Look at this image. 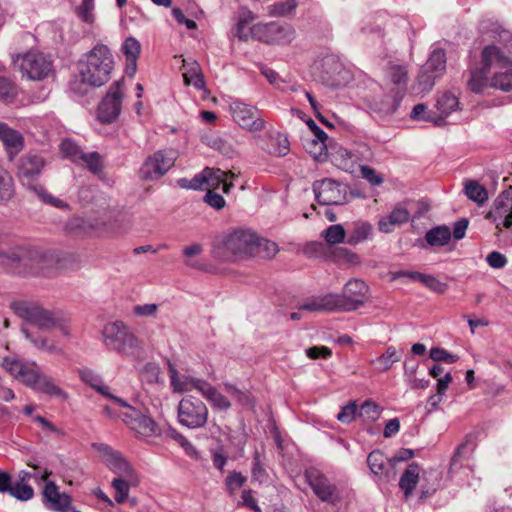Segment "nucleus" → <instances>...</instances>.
Returning a JSON list of instances; mask_svg holds the SVG:
<instances>
[{
    "label": "nucleus",
    "mask_w": 512,
    "mask_h": 512,
    "mask_svg": "<svg viewBox=\"0 0 512 512\" xmlns=\"http://www.w3.org/2000/svg\"><path fill=\"white\" fill-rule=\"evenodd\" d=\"M362 33L366 35V41L369 45L375 48L376 51L380 52V50L384 47V32L380 27H370L363 28Z\"/></svg>",
    "instance_id": "09e8293b"
},
{
    "label": "nucleus",
    "mask_w": 512,
    "mask_h": 512,
    "mask_svg": "<svg viewBox=\"0 0 512 512\" xmlns=\"http://www.w3.org/2000/svg\"><path fill=\"white\" fill-rule=\"evenodd\" d=\"M367 464L372 474L379 478L387 477L389 467H393L391 458H387L379 450H375L368 455Z\"/></svg>",
    "instance_id": "7c9ffc66"
},
{
    "label": "nucleus",
    "mask_w": 512,
    "mask_h": 512,
    "mask_svg": "<svg viewBox=\"0 0 512 512\" xmlns=\"http://www.w3.org/2000/svg\"><path fill=\"white\" fill-rule=\"evenodd\" d=\"M387 81L393 85L391 90L401 92V95H405L408 83V69L405 65L390 64L386 72Z\"/></svg>",
    "instance_id": "bb28decb"
},
{
    "label": "nucleus",
    "mask_w": 512,
    "mask_h": 512,
    "mask_svg": "<svg viewBox=\"0 0 512 512\" xmlns=\"http://www.w3.org/2000/svg\"><path fill=\"white\" fill-rule=\"evenodd\" d=\"M430 358L436 362L455 363L458 356L449 353L447 350L439 347H434L430 350Z\"/></svg>",
    "instance_id": "0e129e2a"
},
{
    "label": "nucleus",
    "mask_w": 512,
    "mask_h": 512,
    "mask_svg": "<svg viewBox=\"0 0 512 512\" xmlns=\"http://www.w3.org/2000/svg\"><path fill=\"white\" fill-rule=\"evenodd\" d=\"M92 446L107 468L117 476L129 478L134 473L131 465L121 452L104 443H94Z\"/></svg>",
    "instance_id": "f3484780"
},
{
    "label": "nucleus",
    "mask_w": 512,
    "mask_h": 512,
    "mask_svg": "<svg viewBox=\"0 0 512 512\" xmlns=\"http://www.w3.org/2000/svg\"><path fill=\"white\" fill-rule=\"evenodd\" d=\"M11 307L19 317L38 328L43 330L56 329L62 337L70 338V320L61 312H53L24 301L14 302Z\"/></svg>",
    "instance_id": "7ed1b4c3"
},
{
    "label": "nucleus",
    "mask_w": 512,
    "mask_h": 512,
    "mask_svg": "<svg viewBox=\"0 0 512 512\" xmlns=\"http://www.w3.org/2000/svg\"><path fill=\"white\" fill-rule=\"evenodd\" d=\"M77 165L85 166L90 172L97 174L102 170V157L98 152L83 153Z\"/></svg>",
    "instance_id": "de8ad7c7"
},
{
    "label": "nucleus",
    "mask_w": 512,
    "mask_h": 512,
    "mask_svg": "<svg viewBox=\"0 0 512 512\" xmlns=\"http://www.w3.org/2000/svg\"><path fill=\"white\" fill-rule=\"evenodd\" d=\"M95 0H82L76 7L77 17L85 24L92 25L95 22Z\"/></svg>",
    "instance_id": "49530a36"
},
{
    "label": "nucleus",
    "mask_w": 512,
    "mask_h": 512,
    "mask_svg": "<svg viewBox=\"0 0 512 512\" xmlns=\"http://www.w3.org/2000/svg\"><path fill=\"white\" fill-rule=\"evenodd\" d=\"M327 140L328 139L319 140L318 138L307 140L305 148L315 159H321L327 153Z\"/></svg>",
    "instance_id": "052dcab7"
},
{
    "label": "nucleus",
    "mask_w": 512,
    "mask_h": 512,
    "mask_svg": "<svg viewBox=\"0 0 512 512\" xmlns=\"http://www.w3.org/2000/svg\"><path fill=\"white\" fill-rule=\"evenodd\" d=\"M136 482L135 473L128 477L117 476L113 479L111 485L115 490V501L119 504L124 503L130 492V486Z\"/></svg>",
    "instance_id": "58836bf2"
},
{
    "label": "nucleus",
    "mask_w": 512,
    "mask_h": 512,
    "mask_svg": "<svg viewBox=\"0 0 512 512\" xmlns=\"http://www.w3.org/2000/svg\"><path fill=\"white\" fill-rule=\"evenodd\" d=\"M419 474L420 468L415 463L410 464L402 474L399 481V487L403 491L406 499L412 495V492L419 481Z\"/></svg>",
    "instance_id": "f704fd0d"
},
{
    "label": "nucleus",
    "mask_w": 512,
    "mask_h": 512,
    "mask_svg": "<svg viewBox=\"0 0 512 512\" xmlns=\"http://www.w3.org/2000/svg\"><path fill=\"white\" fill-rule=\"evenodd\" d=\"M305 479L321 501L335 504L340 500L337 487L319 469L315 467L306 469Z\"/></svg>",
    "instance_id": "2eb2a0df"
},
{
    "label": "nucleus",
    "mask_w": 512,
    "mask_h": 512,
    "mask_svg": "<svg viewBox=\"0 0 512 512\" xmlns=\"http://www.w3.org/2000/svg\"><path fill=\"white\" fill-rule=\"evenodd\" d=\"M278 252V245L268 239H259L256 235L255 251L254 254H258L264 258L274 257Z\"/></svg>",
    "instance_id": "5fc2aeb1"
},
{
    "label": "nucleus",
    "mask_w": 512,
    "mask_h": 512,
    "mask_svg": "<svg viewBox=\"0 0 512 512\" xmlns=\"http://www.w3.org/2000/svg\"><path fill=\"white\" fill-rule=\"evenodd\" d=\"M488 218L496 222L497 232H502V226L506 229L512 228V188L503 191L493 203V211Z\"/></svg>",
    "instance_id": "a211bd4d"
},
{
    "label": "nucleus",
    "mask_w": 512,
    "mask_h": 512,
    "mask_svg": "<svg viewBox=\"0 0 512 512\" xmlns=\"http://www.w3.org/2000/svg\"><path fill=\"white\" fill-rule=\"evenodd\" d=\"M322 236L329 245L342 243L346 237V231L341 224L329 226L322 232Z\"/></svg>",
    "instance_id": "864d4df0"
},
{
    "label": "nucleus",
    "mask_w": 512,
    "mask_h": 512,
    "mask_svg": "<svg viewBox=\"0 0 512 512\" xmlns=\"http://www.w3.org/2000/svg\"><path fill=\"white\" fill-rule=\"evenodd\" d=\"M113 68L114 60L110 49L104 44H97L79 60L78 70L81 84L73 81L70 83V89L84 94L86 89L81 87L82 84L101 87L110 80Z\"/></svg>",
    "instance_id": "f03ea898"
},
{
    "label": "nucleus",
    "mask_w": 512,
    "mask_h": 512,
    "mask_svg": "<svg viewBox=\"0 0 512 512\" xmlns=\"http://www.w3.org/2000/svg\"><path fill=\"white\" fill-rule=\"evenodd\" d=\"M256 234L248 229H237L224 235L218 249L222 250L221 257L245 259L254 255Z\"/></svg>",
    "instance_id": "39448f33"
},
{
    "label": "nucleus",
    "mask_w": 512,
    "mask_h": 512,
    "mask_svg": "<svg viewBox=\"0 0 512 512\" xmlns=\"http://www.w3.org/2000/svg\"><path fill=\"white\" fill-rule=\"evenodd\" d=\"M425 239L431 246H444L451 239V231L447 226H438L427 231Z\"/></svg>",
    "instance_id": "a19ab883"
},
{
    "label": "nucleus",
    "mask_w": 512,
    "mask_h": 512,
    "mask_svg": "<svg viewBox=\"0 0 512 512\" xmlns=\"http://www.w3.org/2000/svg\"><path fill=\"white\" fill-rule=\"evenodd\" d=\"M255 19V16L250 11H245L240 16L238 23L235 27V36L238 37L240 40H248L249 37H251L250 28L248 29V25L250 22H252Z\"/></svg>",
    "instance_id": "8fccbe9b"
},
{
    "label": "nucleus",
    "mask_w": 512,
    "mask_h": 512,
    "mask_svg": "<svg viewBox=\"0 0 512 512\" xmlns=\"http://www.w3.org/2000/svg\"><path fill=\"white\" fill-rule=\"evenodd\" d=\"M32 390L45 394L49 397H55L62 400H66L68 398V395L66 392H64L51 378L50 376L44 374L41 372L40 377L35 383V386H33Z\"/></svg>",
    "instance_id": "c756f323"
},
{
    "label": "nucleus",
    "mask_w": 512,
    "mask_h": 512,
    "mask_svg": "<svg viewBox=\"0 0 512 512\" xmlns=\"http://www.w3.org/2000/svg\"><path fill=\"white\" fill-rule=\"evenodd\" d=\"M465 194L470 200L478 204H483L488 200L487 189L474 180L465 183Z\"/></svg>",
    "instance_id": "37998d69"
},
{
    "label": "nucleus",
    "mask_w": 512,
    "mask_h": 512,
    "mask_svg": "<svg viewBox=\"0 0 512 512\" xmlns=\"http://www.w3.org/2000/svg\"><path fill=\"white\" fill-rule=\"evenodd\" d=\"M458 98L450 93L445 92L437 99V109L443 115H449L458 108Z\"/></svg>",
    "instance_id": "603ef678"
},
{
    "label": "nucleus",
    "mask_w": 512,
    "mask_h": 512,
    "mask_svg": "<svg viewBox=\"0 0 512 512\" xmlns=\"http://www.w3.org/2000/svg\"><path fill=\"white\" fill-rule=\"evenodd\" d=\"M123 79L115 81L98 107V119L101 123H111L117 119L121 111Z\"/></svg>",
    "instance_id": "dca6fc26"
},
{
    "label": "nucleus",
    "mask_w": 512,
    "mask_h": 512,
    "mask_svg": "<svg viewBox=\"0 0 512 512\" xmlns=\"http://www.w3.org/2000/svg\"><path fill=\"white\" fill-rule=\"evenodd\" d=\"M368 291L369 287L363 280L357 278L349 280L341 293H335L340 312L355 311L363 306Z\"/></svg>",
    "instance_id": "ddd939ff"
},
{
    "label": "nucleus",
    "mask_w": 512,
    "mask_h": 512,
    "mask_svg": "<svg viewBox=\"0 0 512 512\" xmlns=\"http://www.w3.org/2000/svg\"><path fill=\"white\" fill-rule=\"evenodd\" d=\"M358 413V408L355 402H350L346 406L342 407L341 411L337 415V419L342 423H351Z\"/></svg>",
    "instance_id": "338daca9"
},
{
    "label": "nucleus",
    "mask_w": 512,
    "mask_h": 512,
    "mask_svg": "<svg viewBox=\"0 0 512 512\" xmlns=\"http://www.w3.org/2000/svg\"><path fill=\"white\" fill-rule=\"evenodd\" d=\"M177 152L172 149L158 150L144 161L139 176L143 180L154 181L164 176L174 165Z\"/></svg>",
    "instance_id": "f8f14e48"
},
{
    "label": "nucleus",
    "mask_w": 512,
    "mask_h": 512,
    "mask_svg": "<svg viewBox=\"0 0 512 512\" xmlns=\"http://www.w3.org/2000/svg\"><path fill=\"white\" fill-rule=\"evenodd\" d=\"M416 277H418L419 282L423 283L427 288L436 293L443 294L448 288L446 283L439 281L432 275L422 274L416 275Z\"/></svg>",
    "instance_id": "e2e57ef3"
},
{
    "label": "nucleus",
    "mask_w": 512,
    "mask_h": 512,
    "mask_svg": "<svg viewBox=\"0 0 512 512\" xmlns=\"http://www.w3.org/2000/svg\"><path fill=\"white\" fill-rule=\"evenodd\" d=\"M409 211L402 204L396 205L389 215L381 217L378 221V229L382 233H391L397 227L408 222Z\"/></svg>",
    "instance_id": "4be33fe9"
},
{
    "label": "nucleus",
    "mask_w": 512,
    "mask_h": 512,
    "mask_svg": "<svg viewBox=\"0 0 512 512\" xmlns=\"http://www.w3.org/2000/svg\"><path fill=\"white\" fill-rule=\"evenodd\" d=\"M61 153L65 158L70 159L75 164L79 161L84 151L72 139H65L60 144Z\"/></svg>",
    "instance_id": "3c124183"
},
{
    "label": "nucleus",
    "mask_w": 512,
    "mask_h": 512,
    "mask_svg": "<svg viewBox=\"0 0 512 512\" xmlns=\"http://www.w3.org/2000/svg\"><path fill=\"white\" fill-rule=\"evenodd\" d=\"M440 78V76L435 73H431V71H425V68L422 66L417 77L415 90L417 93H427L433 88L435 82Z\"/></svg>",
    "instance_id": "c03bdc74"
},
{
    "label": "nucleus",
    "mask_w": 512,
    "mask_h": 512,
    "mask_svg": "<svg viewBox=\"0 0 512 512\" xmlns=\"http://www.w3.org/2000/svg\"><path fill=\"white\" fill-rule=\"evenodd\" d=\"M372 225L366 221H357L353 223L352 230L349 232L347 243L350 245L359 244L368 240L372 235Z\"/></svg>",
    "instance_id": "ea45409f"
},
{
    "label": "nucleus",
    "mask_w": 512,
    "mask_h": 512,
    "mask_svg": "<svg viewBox=\"0 0 512 512\" xmlns=\"http://www.w3.org/2000/svg\"><path fill=\"white\" fill-rule=\"evenodd\" d=\"M246 478L238 472L230 473L226 478V487L230 494H233L237 489L243 486Z\"/></svg>",
    "instance_id": "774afa93"
},
{
    "label": "nucleus",
    "mask_w": 512,
    "mask_h": 512,
    "mask_svg": "<svg viewBox=\"0 0 512 512\" xmlns=\"http://www.w3.org/2000/svg\"><path fill=\"white\" fill-rule=\"evenodd\" d=\"M178 184L186 189H207L216 190L221 185L223 186V193L228 194L234 186L233 182L227 181V174L219 168H205L201 173L194 176L193 179H180Z\"/></svg>",
    "instance_id": "9d476101"
},
{
    "label": "nucleus",
    "mask_w": 512,
    "mask_h": 512,
    "mask_svg": "<svg viewBox=\"0 0 512 512\" xmlns=\"http://www.w3.org/2000/svg\"><path fill=\"white\" fill-rule=\"evenodd\" d=\"M21 331L24 334L25 338L27 340H29L36 348L48 351L50 353H56V354H60L62 352L61 348H59L57 345H55L53 343H49V341L46 338L33 337L29 333V331L24 327H22Z\"/></svg>",
    "instance_id": "6e6d98bb"
},
{
    "label": "nucleus",
    "mask_w": 512,
    "mask_h": 512,
    "mask_svg": "<svg viewBox=\"0 0 512 512\" xmlns=\"http://www.w3.org/2000/svg\"><path fill=\"white\" fill-rule=\"evenodd\" d=\"M296 308L309 313H332L340 312L335 293L314 295L302 300Z\"/></svg>",
    "instance_id": "6ab92c4d"
},
{
    "label": "nucleus",
    "mask_w": 512,
    "mask_h": 512,
    "mask_svg": "<svg viewBox=\"0 0 512 512\" xmlns=\"http://www.w3.org/2000/svg\"><path fill=\"white\" fill-rule=\"evenodd\" d=\"M423 67L425 68V71H431V73H435L442 77L446 71V55L444 50L435 48L430 53V56Z\"/></svg>",
    "instance_id": "4c0bfd02"
},
{
    "label": "nucleus",
    "mask_w": 512,
    "mask_h": 512,
    "mask_svg": "<svg viewBox=\"0 0 512 512\" xmlns=\"http://www.w3.org/2000/svg\"><path fill=\"white\" fill-rule=\"evenodd\" d=\"M14 193L12 177L0 166V202L11 199Z\"/></svg>",
    "instance_id": "13d9d810"
},
{
    "label": "nucleus",
    "mask_w": 512,
    "mask_h": 512,
    "mask_svg": "<svg viewBox=\"0 0 512 512\" xmlns=\"http://www.w3.org/2000/svg\"><path fill=\"white\" fill-rule=\"evenodd\" d=\"M382 408L371 400H366L358 410V416L364 422H374L379 419Z\"/></svg>",
    "instance_id": "a18cd8bd"
},
{
    "label": "nucleus",
    "mask_w": 512,
    "mask_h": 512,
    "mask_svg": "<svg viewBox=\"0 0 512 512\" xmlns=\"http://www.w3.org/2000/svg\"><path fill=\"white\" fill-rule=\"evenodd\" d=\"M0 140L3 142L11 158L18 154L24 145L22 135L4 122H0Z\"/></svg>",
    "instance_id": "393cba45"
},
{
    "label": "nucleus",
    "mask_w": 512,
    "mask_h": 512,
    "mask_svg": "<svg viewBox=\"0 0 512 512\" xmlns=\"http://www.w3.org/2000/svg\"><path fill=\"white\" fill-rule=\"evenodd\" d=\"M44 167V160L41 156L36 154H27L19 166V175L23 181L29 179L34 175L40 174Z\"/></svg>",
    "instance_id": "473e14b6"
},
{
    "label": "nucleus",
    "mask_w": 512,
    "mask_h": 512,
    "mask_svg": "<svg viewBox=\"0 0 512 512\" xmlns=\"http://www.w3.org/2000/svg\"><path fill=\"white\" fill-rule=\"evenodd\" d=\"M182 74L186 86H194L198 90L205 88V80L199 63L193 59H183Z\"/></svg>",
    "instance_id": "a878e982"
},
{
    "label": "nucleus",
    "mask_w": 512,
    "mask_h": 512,
    "mask_svg": "<svg viewBox=\"0 0 512 512\" xmlns=\"http://www.w3.org/2000/svg\"><path fill=\"white\" fill-rule=\"evenodd\" d=\"M17 96V87L7 78L0 77V101L5 104L13 103Z\"/></svg>",
    "instance_id": "bf43d9fd"
},
{
    "label": "nucleus",
    "mask_w": 512,
    "mask_h": 512,
    "mask_svg": "<svg viewBox=\"0 0 512 512\" xmlns=\"http://www.w3.org/2000/svg\"><path fill=\"white\" fill-rule=\"evenodd\" d=\"M441 473L437 470L425 471L422 474L420 498L426 499L433 495L440 487Z\"/></svg>",
    "instance_id": "e433bc0d"
},
{
    "label": "nucleus",
    "mask_w": 512,
    "mask_h": 512,
    "mask_svg": "<svg viewBox=\"0 0 512 512\" xmlns=\"http://www.w3.org/2000/svg\"><path fill=\"white\" fill-rule=\"evenodd\" d=\"M178 420L189 429L204 427L208 420V408L198 398L184 397L178 404Z\"/></svg>",
    "instance_id": "9b49d317"
},
{
    "label": "nucleus",
    "mask_w": 512,
    "mask_h": 512,
    "mask_svg": "<svg viewBox=\"0 0 512 512\" xmlns=\"http://www.w3.org/2000/svg\"><path fill=\"white\" fill-rule=\"evenodd\" d=\"M43 496L51 505V509L58 512H68L71 508V497L66 493H60L56 484L46 482Z\"/></svg>",
    "instance_id": "5701e85b"
},
{
    "label": "nucleus",
    "mask_w": 512,
    "mask_h": 512,
    "mask_svg": "<svg viewBox=\"0 0 512 512\" xmlns=\"http://www.w3.org/2000/svg\"><path fill=\"white\" fill-rule=\"evenodd\" d=\"M9 494L17 500L28 501L33 498L34 490L30 485L26 483L16 482L13 484Z\"/></svg>",
    "instance_id": "680f3d73"
},
{
    "label": "nucleus",
    "mask_w": 512,
    "mask_h": 512,
    "mask_svg": "<svg viewBox=\"0 0 512 512\" xmlns=\"http://www.w3.org/2000/svg\"><path fill=\"white\" fill-rule=\"evenodd\" d=\"M298 3L296 0H287L285 2H278L268 7V14L270 16L284 17L291 15Z\"/></svg>",
    "instance_id": "4d7b16f0"
},
{
    "label": "nucleus",
    "mask_w": 512,
    "mask_h": 512,
    "mask_svg": "<svg viewBox=\"0 0 512 512\" xmlns=\"http://www.w3.org/2000/svg\"><path fill=\"white\" fill-rule=\"evenodd\" d=\"M229 112L233 121L244 130L259 132L266 127L261 111L256 106L245 103L240 99L230 101Z\"/></svg>",
    "instance_id": "1a4fd4ad"
},
{
    "label": "nucleus",
    "mask_w": 512,
    "mask_h": 512,
    "mask_svg": "<svg viewBox=\"0 0 512 512\" xmlns=\"http://www.w3.org/2000/svg\"><path fill=\"white\" fill-rule=\"evenodd\" d=\"M200 393L216 410L227 411L231 407L229 399L208 382L202 383Z\"/></svg>",
    "instance_id": "2f4dec72"
},
{
    "label": "nucleus",
    "mask_w": 512,
    "mask_h": 512,
    "mask_svg": "<svg viewBox=\"0 0 512 512\" xmlns=\"http://www.w3.org/2000/svg\"><path fill=\"white\" fill-rule=\"evenodd\" d=\"M27 255V251L20 246L8 247L0 245V264L13 267L20 263Z\"/></svg>",
    "instance_id": "c9c22d12"
},
{
    "label": "nucleus",
    "mask_w": 512,
    "mask_h": 512,
    "mask_svg": "<svg viewBox=\"0 0 512 512\" xmlns=\"http://www.w3.org/2000/svg\"><path fill=\"white\" fill-rule=\"evenodd\" d=\"M31 189H33L35 193L46 203L64 209L69 207L67 203L48 194L46 190L40 185L31 186Z\"/></svg>",
    "instance_id": "69168bd1"
},
{
    "label": "nucleus",
    "mask_w": 512,
    "mask_h": 512,
    "mask_svg": "<svg viewBox=\"0 0 512 512\" xmlns=\"http://www.w3.org/2000/svg\"><path fill=\"white\" fill-rule=\"evenodd\" d=\"M483 67L472 69L468 87L475 93H481L491 87L504 92L512 90V58L500 47L487 46L482 54Z\"/></svg>",
    "instance_id": "f257e3e1"
},
{
    "label": "nucleus",
    "mask_w": 512,
    "mask_h": 512,
    "mask_svg": "<svg viewBox=\"0 0 512 512\" xmlns=\"http://www.w3.org/2000/svg\"><path fill=\"white\" fill-rule=\"evenodd\" d=\"M13 64L22 77L28 80L40 81L53 74L52 60L41 52L29 51L17 55Z\"/></svg>",
    "instance_id": "0eeeda50"
},
{
    "label": "nucleus",
    "mask_w": 512,
    "mask_h": 512,
    "mask_svg": "<svg viewBox=\"0 0 512 512\" xmlns=\"http://www.w3.org/2000/svg\"><path fill=\"white\" fill-rule=\"evenodd\" d=\"M2 366L16 381L31 389L42 372L34 361L28 362L11 357H5Z\"/></svg>",
    "instance_id": "4468645a"
},
{
    "label": "nucleus",
    "mask_w": 512,
    "mask_h": 512,
    "mask_svg": "<svg viewBox=\"0 0 512 512\" xmlns=\"http://www.w3.org/2000/svg\"><path fill=\"white\" fill-rule=\"evenodd\" d=\"M403 97L401 92L389 89L387 92L373 96L369 101V107L382 117L390 116L398 110Z\"/></svg>",
    "instance_id": "aec40b11"
},
{
    "label": "nucleus",
    "mask_w": 512,
    "mask_h": 512,
    "mask_svg": "<svg viewBox=\"0 0 512 512\" xmlns=\"http://www.w3.org/2000/svg\"><path fill=\"white\" fill-rule=\"evenodd\" d=\"M115 403L121 408L120 418L138 436L143 438L161 435L160 426L149 416L128 404L122 398H115Z\"/></svg>",
    "instance_id": "423d86ee"
},
{
    "label": "nucleus",
    "mask_w": 512,
    "mask_h": 512,
    "mask_svg": "<svg viewBox=\"0 0 512 512\" xmlns=\"http://www.w3.org/2000/svg\"><path fill=\"white\" fill-rule=\"evenodd\" d=\"M169 376H170V385L174 392H189L193 389L200 392V387H202V383H206L207 381L202 379L193 378L186 375H179L177 370L170 366L169 367Z\"/></svg>",
    "instance_id": "b1692460"
},
{
    "label": "nucleus",
    "mask_w": 512,
    "mask_h": 512,
    "mask_svg": "<svg viewBox=\"0 0 512 512\" xmlns=\"http://www.w3.org/2000/svg\"><path fill=\"white\" fill-rule=\"evenodd\" d=\"M103 343L107 349L126 357H136L139 341L130 328L122 321L107 323L103 328Z\"/></svg>",
    "instance_id": "20e7f679"
},
{
    "label": "nucleus",
    "mask_w": 512,
    "mask_h": 512,
    "mask_svg": "<svg viewBox=\"0 0 512 512\" xmlns=\"http://www.w3.org/2000/svg\"><path fill=\"white\" fill-rule=\"evenodd\" d=\"M250 32L252 38L267 44L288 45L295 38L293 27L278 21L254 24Z\"/></svg>",
    "instance_id": "6e6552de"
},
{
    "label": "nucleus",
    "mask_w": 512,
    "mask_h": 512,
    "mask_svg": "<svg viewBox=\"0 0 512 512\" xmlns=\"http://www.w3.org/2000/svg\"><path fill=\"white\" fill-rule=\"evenodd\" d=\"M80 379L91 388L96 390L98 393L103 395L104 397L111 399L115 402V398H118L114 394L110 392L109 386H107L100 375L89 368H84L79 370Z\"/></svg>",
    "instance_id": "c85d7f7f"
},
{
    "label": "nucleus",
    "mask_w": 512,
    "mask_h": 512,
    "mask_svg": "<svg viewBox=\"0 0 512 512\" xmlns=\"http://www.w3.org/2000/svg\"><path fill=\"white\" fill-rule=\"evenodd\" d=\"M401 358V351L397 350L393 346H389L385 353L377 357L374 362L378 365L377 369L385 372L389 370L392 365L398 361H400Z\"/></svg>",
    "instance_id": "79ce46f5"
},
{
    "label": "nucleus",
    "mask_w": 512,
    "mask_h": 512,
    "mask_svg": "<svg viewBox=\"0 0 512 512\" xmlns=\"http://www.w3.org/2000/svg\"><path fill=\"white\" fill-rule=\"evenodd\" d=\"M331 161L340 169L352 172L357 164L358 157L344 147H336L331 153Z\"/></svg>",
    "instance_id": "72a5a7b5"
},
{
    "label": "nucleus",
    "mask_w": 512,
    "mask_h": 512,
    "mask_svg": "<svg viewBox=\"0 0 512 512\" xmlns=\"http://www.w3.org/2000/svg\"><path fill=\"white\" fill-rule=\"evenodd\" d=\"M121 51L126 57V72L132 77L137 70V59L141 52V44L136 38L128 37L123 42Z\"/></svg>",
    "instance_id": "cd10ccee"
},
{
    "label": "nucleus",
    "mask_w": 512,
    "mask_h": 512,
    "mask_svg": "<svg viewBox=\"0 0 512 512\" xmlns=\"http://www.w3.org/2000/svg\"><path fill=\"white\" fill-rule=\"evenodd\" d=\"M313 191L317 202L321 205H339L344 199L340 185L332 179L316 181L313 184Z\"/></svg>",
    "instance_id": "412c9836"
}]
</instances>
